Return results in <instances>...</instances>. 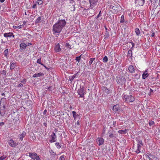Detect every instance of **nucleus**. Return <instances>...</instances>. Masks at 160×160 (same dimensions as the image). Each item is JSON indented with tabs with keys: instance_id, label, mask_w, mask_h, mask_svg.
Listing matches in <instances>:
<instances>
[{
	"instance_id": "1",
	"label": "nucleus",
	"mask_w": 160,
	"mask_h": 160,
	"mask_svg": "<svg viewBox=\"0 0 160 160\" xmlns=\"http://www.w3.org/2000/svg\"><path fill=\"white\" fill-rule=\"evenodd\" d=\"M66 24V22L64 19L59 20L52 27V31L53 34L59 35Z\"/></svg>"
},
{
	"instance_id": "2",
	"label": "nucleus",
	"mask_w": 160,
	"mask_h": 160,
	"mask_svg": "<svg viewBox=\"0 0 160 160\" xmlns=\"http://www.w3.org/2000/svg\"><path fill=\"white\" fill-rule=\"evenodd\" d=\"M116 78V81L118 84L123 85L125 83L126 79L123 76L121 75L118 76H117Z\"/></svg>"
},
{
	"instance_id": "3",
	"label": "nucleus",
	"mask_w": 160,
	"mask_h": 160,
	"mask_svg": "<svg viewBox=\"0 0 160 160\" xmlns=\"http://www.w3.org/2000/svg\"><path fill=\"white\" fill-rule=\"evenodd\" d=\"M123 98L125 99V102H132L135 100L134 97L130 95H124Z\"/></svg>"
},
{
	"instance_id": "4",
	"label": "nucleus",
	"mask_w": 160,
	"mask_h": 160,
	"mask_svg": "<svg viewBox=\"0 0 160 160\" xmlns=\"http://www.w3.org/2000/svg\"><path fill=\"white\" fill-rule=\"evenodd\" d=\"M86 92L83 86L80 85V88L78 91V94L79 95V98H84Z\"/></svg>"
},
{
	"instance_id": "5",
	"label": "nucleus",
	"mask_w": 160,
	"mask_h": 160,
	"mask_svg": "<svg viewBox=\"0 0 160 160\" xmlns=\"http://www.w3.org/2000/svg\"><path fill=\"white\" fill-rule=\"evenodd\" d=\"M113 112L114 113H119L120 112H122V110L119 105L116 104L114 105L112 109Z\"/></svg>"
},
{
	"instance_id": "6",
	"label": "nucleus",
	"mask_w": 160,
	"mask_h": 160,
	"mask_svg": "<svg viewBox=\"0 0 160 160\" xmlns=\"http://www.w3.org/2000/svg\"><path fill=\"white\" fill-rule=\"evenodd\" d=\"M69 2L68 5V8L71 11H74L75 10V2L72 0L69 1Z\"/></svg>"
},
{
	"instance_id": "7",
	"label": "nucleus",
	"mask_w": 160,
	"mask_h": 160,
	"mask_svg": "<svg viewBox=\"0 0 160 160\" xmlns=\"http://www.w3.org/2000/svg\"><path fill=\"white\" fill-rule=\"evenodd\" d=\"M29 156L33 159V160H35V159L36 160H41L39 157L37 155V154L35 152H29Z\"/></svg>"
},
{
	"instance_id": "8",
	"label": "nucleus",
	"mask_w": 160,
	"mask_h": 160,
	"mask_svg": "<svg viewBox=\"0 0 160 160\" xmlns=\"http://www.w3.org/2000/svg\"><path fill=\"white\" fill-rule=\"evenodd\" d=\"M8 144L10 146L13 148H15L18 145V143L14 141L13 139H11L8 141Z\"/></svg>"
},
{
	"instance_id": "9",
	"label": "nucleus",
	"mask_w": 160,
	"mask_h": 160,
	"mask_svg": "<svg viewBox=\"0 0 160 160\" xmlns=\"http://www.w3.org/2000/svg\"><path fill=\"white\" fill-rule=\"evenodd\" d=\"M108 133L109 135V137L111 138L115 139L116 138L115 132L113 131H111L110 130H109L108 131Z\"/></svg>"
},
{
	"instance_id": "10",
	"label": "nucleus",
	"mask_w": 160,
	"mask_h": 160,
	"mask_svg": "<svg viewBox=\"0 0 160 160\" xmlns=\"http://www.w3.org/2000/svg\"><path fill=\"white\" fill-rule=\"evenodd\" d=\"M55 46L54 48V50L56 52H61V49L60 46V45L59 43L56 44H55Z\"/></svg>"
},
{
	"instance_id": "11",
	"label": "nucleus",
	"mask_w": 160,
	"mask_h": 160,
	"mask_svg": "<svg viewBox=\"0 0 160 160\" xmlns=\"http://www.w3.org/2000/svg\"><path fill=\"white\" fill-rule=\"evenodd\" d=\"M3 36L4 37L6 38H11L12 37H13V38H14L15 37L13 33L11 32L4 33Z\"/></svg>"
},
{
	"instance_id": "12",
	"label": "nucleus",
	"mask_w": 160,
	"mask_h": 160,
	"mask_svg": "<svg viewBox=\"0 0 160 160\" xmlns=\"http://www.w3.org/2000/svg\"><path fill=\"white\" fill-rule=\"evenodd\" d=\"M96 141L99 146L103 144L104 143V140L102 138H98L96 139Z\"/></svg>"
},
{
	"instance_id": "13",
	"label": "nucleus",
	"mask_w": 160,
	"mask_h": 160,
	"mask_svg": "<svg viewBox=\"0 0 160 160\" xmlns=\"http://www.w3.org/2000/svg\"><path fill=\"white\" fill-rule=\"evenodd\" d=\"M102 90L104 93V94L106 96L111 93V91L107 88L106 87H103L102 88Z\"/></svg>"
},
{
	"instance_id": "14",
	"label": "nucleus",
	"mask_w": 160,
	"mask_h": 160,
	"mask_svg": "<svg viewBox=\"0 0 160 160\" xmlns=\"http://www.w3.org/2000/svg\"><path fill=\"white\" fill-rule=\"evenodd\" d=\"M27 46V44L24 43H22L20 45L19 50L20 52H22L23 49H25Z\"/></svg>"
},
{
	"instance_id": "15",
	"label": "nucleus",
	"mask_w": 160,
	"mask_h": 160,
	"mask_svg": "<svg viewBox=\"0 0 160 160\" xmlns=\"http://www.w3.org/2000/svg\"><path fill=\"white\" fill-rule=\"evenodd\" d=\"M145 2V0H135V3L141 6H143Z\"/></svg>"
},
{
	"instance_id": "16",
	"label": "nucleus",
	"mask_w": 160,
	"mask_h": 160,
	"mask_svg": "<svg viewBox=\"0 0 160 160\" xmlns=\"http://www.w3.org/2000/svg\"><path fill=\"white\" fill-rule=\"evenodd\" d=\"M90 4V7L92 8L96 5L98 0H89Z\"/></svg>"
},
{
	"instance_id": "17",
	"label": "nucleus",
	"mask_w": 160,
	"mask_h": 160,
	"mask_svg": "<svg viewBox=\"0 0 160 160\" xmlns=\"http://www.w3.org/2000/svg\"><path fill=\"white\" fill-rule=\"evenodd\" d=\"M148 70L147 69L143 72L142 74V78L143 79H145L148 76L149 74L148 72Z\"/></svg>"
},
{
	"instance_id": "18",
	"label": "nucleus",
	"mask_w": 160,
	"mask_h": 160,
	"mask_svg": "<svg viewBox=\"0 0 160 160\" xmlns=\"http://www.w3.org/2000/svg\"><path fill=\"white\" fill-rule=\"evenodd\" d=\"M44 74L43 73L40 72L38 73H35L34 74L33 76L32 77L33 78H37V77H39L41 76H44Z\"/></svg>"
},
{
	"instance_id": "19",
	"label": "nucleus",
	"mask_w": 160,
	"mask_h": 160,
	"mask_svg": "<svg viewBox=\"0 0 160 160\" xmlns=\"http://www.w3.org/2000/svg\"><path fill=\"white\" fill-rule=\"evenodd\" d=\"M128 69L129 71L132 73H133L135 72V70L134 68L132 65H129L128 68Z\"/></svg>"
},
{
	"instance_id": "20",
	"label": "nucleus",
	"mask_w": 160,
	"mask_h": 160,
	"mask_svg": "<svg viewBox=\"0 0 160 160\" xmlns=\"http://www.w3.org/2000/svg\"><path fill=\"white\" fill-rule=\"evenodd\" d=\"M26 133L24 131H23L22 134H19V137L20 139L21 140H22L23 138L26 135Z\"/></svg>"
},
{
	"instance_id": "21",
	"label": "nucleus",
	"mask_w": 160,
	"mask_h": 160,
	"mask_svg": "<svg viewBox=\"0 0 160 160\" xmlns=\"http://www.w3.org/2000/svg\"><path fill=\"white\" fill-rule=\"evenodd\" d=\"M146 156L148 157L149 160H152L153 158H154V155L152 154L151 153H147Z\"/></svg>"
},
{
	"instance_id": "22",
	"label": "nucleus",
	"mask_w": 160,
	"mask_h": 160,
	"mask_svg": "<svg viewBox=\"0 0 160 160\" xmlns=\"http://www.w3.org/2000/svg\"><path fill=\"white\" fill-rule=\"evenodd\" d=\"M78 73V72H77L74 75L72 76H69L68 77L69 80L70 81H72L74 78H76V77L77 76Z\"/></svg>"
},
{
	"instance_id": "23",
	"label": "nucleus",
	"mask_w": 160,
	"mask_h": 160,
	"mask_svg": "<svg viewBox=\"0 0 160 160\" xmlns=\"http://www.w3.org/2000/svg\"><path fill=\"white\" fill-rule=\"evenodd\" d=\"M6 112V111L4 109H1L0 108V114L1 115V116L2 117L4 116Z\"/></svg>"
},
{
	"instance_id": "24",
	"label": "nucleus",
	"mask_w": 160,
	"mask_h": 160,
	"mask_svg": "<svg viewBox=\"0 0 160 160\" xmlns=\"http://www.w3.org/2000/svg\"><path fill=\"white\" fill-rule=\"evenodd\" d=\"M150 0V1L151 2L152 5L153 6L154 8L157 5L158 0Z\"/></svg>"
},
{
	"instance_id": "25",
	"label": "nucleus",
	"mask_w": 160,
	"mask_h": 160,
	"mask_svg": "<svg viewBox=\"0 0 160 160\" xmlns=\"http://www.w3.org/2000/svg\"><path fill=\"white\" fill-rule=\"evenodd\" d=\"M16 63L14 62H12L10 63V68L11 70L13 69L16 66Z\"/></svg>"
},
{
	"instance_id": "26",
	"label": "nucleus",
	"mask_w": 160,
	"mask_h": 160,
	"mask_svg": "<svg viewBox=\"0 0 160 160\" xmlns=\"http://www.w3.org/2000/svg\"><path fill=\"white\" fill-rule=\"evenodd\" d=\"M8 49H6L4 50V52L3 53L5 57L8 58Z\"/></svg>"
},
{
	"instance_id": "27",
	"label": "nucleus",
	"mask_w": 160,
	"mask_h": 160,
	"mask_svg": "<svg viewBox=\"0 0 160 160\" xmlns=\"http://www.w3.org/2000/svg\"><path fill=\"white\" fill-rule=\"evenodd\" d=\"M128 130V129H125L124 130H120L118 131V132L120 134H126Z\"/></svg>"
},
{
	"instance_id": "28",
	"label": "nucleus",
	"mask_w": 160,
	"mask_h": 160,
	"mask_svg": "<svg viewBox=\"0 0 160 160\" xmlns=\"http://www.w3.org/2000/svg\"><path fill=\"white\" fill-rule=\"evenodd\" d=\"M65 47L68 48H69L70 49H72L73 48V46L69 44V43H66L65 45Z\"/></svg>"
},
{
	"instance_id": "29",
	"label": "nucleus",
	"mask_w": 160,
	"mask_h": 160,
	"mask_svg": "<svg viewBox=\"0 0 160 160\" xmlns=\"http://www.w3.org/2000/svg\"><path fill=\"white\" fill-rule=\"evenodd\" d=\"M32 103V102L31 100H27L26 102V103L27 106H31Z\"/></svg>"
},
{
	"instance_id": "30",
	"label": "nucleus",
	"mask_w": 160,
	"mask_h": 160,
	"mask_svg": "<svg viewBox=\"0 0 160 160\" xmlns=\"http://www.w3.org/2000/svg\"><path fill=\"white\" fill-rule=\"evenodd\" d=\"M72 113L74 120L76 119V118L79 115L77 114L76 112L75 111H73L72 112Z\"/></svg>"
},
{
	"instance_id": "31",
	"label": "nucleus",
	"mask_w": 160,
	"mask_h": 160,
	"mask_svg": "<svg viewBox=\"0 0 160 160\" xmlns=\"http://www.w3.org/2000/svg\"><path fill=\"white\" fill-rule=\"evenodd\" d=\"M128 56L130 58H132V51L131 50H129L128 52Z\"/></svg>"
},
{
	"instance_id": "32",
	"label": "nucleus",
	"mask_w": 160,
	"mask_h": 160,
	"mask_svg": "<svg viewBox=\"0 0 160 160\" xmlns=\"http://www.w3.org/2000/svg\"><path fill=\"white\" fill-rule=\"evenodd\" d=\"M51 137V139L49 140V142H55L56 140V138L57 137Z\"/></svg>"
},
{
	"instance_id": "33",
	"label": "nucleus",
	"mask_w": 160,
	"mask_h": 160,
	"mask_svg": "<svg viewBox=\"0 0 160 160\" xmlns=\"http://www.w3.org/2000/svg\"><path fill=\"white\" fill-rule=\"evenodd\" d=\"M135 31L136 34L137 36H139L140 34V32L139 28H136L135 29Z\"/></svg>"
},
{
	"instance_id": "34",
	"label": "nucleus",
	"mask_w": 160,
	"mask_h": 160,
	"mask_svg": "<svg viewBox=\"0 0 160 160\" xmlns=\"http://www.w3.org/2000/svg\"><path fill=\"white\" fill-rule=\"evenodd\" d=\"M95 59V58H90V60L89 62V65L91 66V65L92 64V62Z\"/></svg>"
},
{
	"instance_id": "35",
	"label": "nucleus",
	"mask_w": 160,
	"mask_h": 160,
	"mask_svg": "<svg viewBox=\"0 0 160 160\" xmlns=\"http://www.w3.org/2000/svg\"><path fill=\"white\" fill-rule=\"evenodd\" d=\"M41 18L40 17H38V18L35 21V23L38 24L39 23L41 22Z\"/></svg>"
},
{
	"instance_id": "36",
	"label": "nucleus",
	"mask_w": 160,
	"mask_h": 160,
	"mask_svg": "<svg viewBox=\"0 0 160 160\" xmlns=\"http://www.w3.org/2000/svg\"><path fill=\"white\" fill-rule=\"evenodd\" d=\"M108 61V58L107 56H104L103 59V62H104L106 63Z\"/></svg>"
},
{
	"instance_id": "37",
	"label": "nucleus",
	"mask_w": 160,
	"mask_h": 160,
	"mask_svg": "<svg viewBox=\"0 0 160 160\" xmlns=\"http://www.w3.org/2000/svg\"><path fill=\"white\" fill-rule=\"evenodd\" d=\"M49 152L52 155L53 157H55L56 156V153L53 151V150H50L49 151Z\"/></svg>"
},
{
	"instance_id": "38",
	"label": "nucleus",
	"mask_w": 160,
	"mask_h": 160,
	"mask_svg": "<svg viewBox=\"0 0 160 160\" xmlns=\"http://www.w3.org/2000/svg\"><path fill=\"white\" fill-rule=\"evenodd\" d=\"M37 62L38 63H39V64H41V65H42V66H44V64L41 62V58H39L38 59L37 61Z\"/></svg>"
},
{
	"instance_id": "39",
	"label": "nucleus",
	"mask_w": 160,
	"mask_h": 160,
	"mask_svg": "<svg viewBox=\"0 0 160 160\" xmlns=\"http://www.w3.org/2000/svg\"><path fill=\"white\" fill-rule=\"evenodd\" d=\"M81 55H82V54L81 55L79 56L76 57V58L75 59V60H76L78 62H79L81 59Z\"/></svg>"
},
{
	"instance_id": "40",
	"label": "nucleus",
	"mask_w": 160,
	"mask_h": 160,
	"mask_svg": "<svg viewBox=\"0 0 160 160\" xmlns=\"http://www.w3.org/2000/svg\"><path fill=\"white\" fill-rule=\"evenodd\" d=\"M55 145L56 146L57 148L58 149H60L61 148V145L59 144V142H57L55 143Z\"/></svg>"
},
{
	"instance_id": "41",
	"label": "nucleus",
	"mask_w": 160,
	"mask_h": 160,
	"mask_svg": "<svg viewBox=\"0 0 160 160\" xmlns=\"http://www.w3.org/2000/svg\"><path fill=\"white\" fill-rule=\"evenodd\" d=\"M104 36H105V38H108L109 36V32L108 31H106L105 35H104Z\"/></svg>"
},
{
	"instance_id": "42",
	"label": "nucleus",
	"mask_w": 160,
	"mask_h": 160,
	"mask_svg": "<svg viewBox=\"0 0 160 160\" xmlns=\"http://www.w3.org/2000/svg\"><path fill=\"white\" fill-rule=\"evenodd\" d=\"M36 3L39 5H41L43 3V2L42 0H38Z\"/></svg>"
},
{
	"instance_id": "43",
	"label": "nucleus",
	"mask_w": 160,
	"mask_h": 160,
	"mask_svg": "<svg viewBox=\"0 0 160 160\" xmlns=\"http://www.w3.org/2000/svg\"><path fill=\"white\" fill-rule=\"evenodd\" d=\"M133 76H134L137 79H138L140 77V75H139L137 73L133 75Z\"/></svg>"
},
{
	"instance_id": "44",
	"label": "nucleus",
	"mask_w": 160,
	"mask_h": 160,
	"mask_svg": "<svg viewBox=\"0 0 160 160\" xmlns=\"http://www.w3.org/2000/svg\"><path fill=\"white\" fill-rule=\"evenodd\" d=\"M124 22V15H122L121 18L120 22L123 23Z\"/></svg>"
},
{
	"instance_id": "45",
	"label": "nucleus",
	"mask_w": 160,
	"mask_h": 160,
	"mask_svg": "<svg viewBox=\"0 0 160 160\" xmlns=\"http://www.w3.org/2000/svg\"><path fill=\"white\" fill-rule=\"evenodd\" d=\"M65 155H62L60 157L59 160H65Z\"/></svg>"
},
{
	"instance_id": "46",
	"label": "nucleus",
	"mask_w": 160,
	"mask_h": 160,
	"mask_svg": "<svg viewBox=\"0 0 160 160\" xmlns=\"http://www.w3.org/2000/svg\"><path fill=\"white\" fill-rule=\"evenodd\" d=\"M7 157V156L6 155H3L0 157V160H3L4 159H5Z\"/></svg>"
},
{
	"instance_id": "47",
	"label": "nucleus",
	"mask_w": 160,
	"mask_h": 160,
	"mask_svg": "<svg viewBox=\"0 0 160 160\" xmlns=\"http://www.w3.org/2000/svg\"><path fill=\"white\" fill-rule=\"evenodd\" d=\"M101 14H102V13H101V11H100L99 12V13L95 17V18L96 19H98L99 17H100L101 16Z\"/></svg>"
},
{
	"instance_id": "48",
	"label": "nucleus",
	"mask_w": 160,
	"mask_h": 160,
	"mask_svg": "<svg viewBox=\"0 0 160 160\" xmlns=\"http://www.w3.org/2000/svg\"><path fill=\"white\" fill-rule=\"evenodd\" d=\"M154 124H155V123L153 121L151 120L149 122V125L150 126H151L153 125H154Z\"/></svg>"
},
{
	"instance_id": "49",
	"label": "nucleus",
	"mask_w": 160,
	"mask_h": 160,
	"mask_svg": "<svg viewBox=\"0 0 160 160\" xmlns=\"http://www.w3.org/2000/svg\"><path fill=\"white\" fill-rule=\"evenodd\" d=\"M138 143H139V144H140L142 146L143 145V144L142 142V140H138Z\"/></svg>"
},
{
	"instance_id": "50",
	"label": "nucleus",
	"mask_w": 160,
	"mask_h": 160,
	"mask_svg": "<svg viewBox=\"0 0 160 160\" xmlns=\"http://www.w3.org/2000/svg\"><path fill=\"white\" fill-rule=\"evenodd\" d=\"M26 79H24L22 80L20 82L23 84H25L26 82Z\"/></svg>"
},
{
	"instance_id": "51",
	"label": "nucleus",
	"mask_w": 160,
	"mask_h": 160,
	"mask_svg": "<svg viewBox=\"0 0 160 160\" xmlns=\"http://www.w3.org/2000/svg\"><path fill=\"white\" fill-rule=\"evenodd\" d=\"M1 73L2 74L4 75H5L6 74V71L5 70H2L1 72Z\"/></svg>"
},
{
	"instance_id": "52",
	"label": "nucleus",
	"mask_w": 160,
	"mask_h": 160,
	"mask_svg": "<svg viewBox=\"0 0 160 160\" xmlns=\"http://www.w3.org/2000/svg\"><path fill=\"white\" fill-rule=\"evenodd\" d=\"M37 4L36 3L33 4L32 8H36Z\"/></svg>"
},
{
	"instance_id": "53",
	"label": "nucleus",
	"mask_w": 160,
	"mask_h": 160,
	"mask_svg": "<svg viewBox=\"0 0 160 160\" xmlns=\"http://www.w3.org/2000/svg\"><path fill=\"white\" fill-rule=\"evenodd\" d=\"M23 26V25H21L17 26L18 28L20 29L22 28Z\"/></svg>"
},
{
	"instance_id": "54",
	"label": "nucleus",
	"mask_w": 160,
	"mask_h": 160,
	"mask_svg": "<svg viewBox=\"0 0 160 160\" xmlns=\"http://www.w3.org/2000/svg\"><path fill=\"white\" fill-rule=\"evenodd\" d=\"M141 147L140 146V145L139 143H138L137 144V148H138L137 149H140Z\"/></svg>"
},
{
	"instance_id": "55",
	"label": "nucleus",
	"mask_w": 160,
	"mask_h": 160,
	"mask_svg": "<svg viewBox=\"0 0 160 160\" xmlns=\"http://www.w3.org/2000/svg\"><path fill=\"white\" fill-rule=\"evenodd\" d=\"M4 124V122H0V128H1V127Z\"/></svg>"
},
{
	"instance_id": "56",
	"label": "nucleus",
	"mask_w": 160,
	"mask_h": 160,
	"mask_svg": "<svg viewBox=\"0 0 160 160\" xmlns=\"http://www.w3.org/2000/svg\"><path fill=\"white\" fill-rule=\"evenodd\" d=\"M23 84L22 83H20L19 84V85H18V87H23Z\"/></svg>"
},
{
	"instance_id": "57",
	"label": "nucleus",
	"mask_w": 160,
	"mask_h": 160,
	"mask_svg": "<svg viewBox=\"0 0 160 160\" xmlns=\"http://www.w3.org/2000/svg\"><path fill=\"white\" fill-rule=\"evenodd\" d=\"M51 137H57V136L55 134V133L54 132H52V134L51 135Z\"/></svg>"
},
{
	"instance_id": "58",
	"label": "nucleus",
	"mask_w": 160,
	"mask_h": 160,
	"mask_svg": "<svg viewBox=\"0 0 160 160\" xmlns=\"http://www.w3.org/2000/svg\"><path fill=\"white\" fill-rule=\"evenodd\" d=\"M135 152L138 154L140 152V149H137V151H136Z\"/></svg>"
},
{
	"instance_id": "59",
	"label": "nucleus",
	"mask_w": 160,
	"mask_h": 160,
	"mask_svg": "<svg viewBox=\"0 0 160 160\" xmlns=\"http://www.w3.org/2000/svg\"><path fill=\"white\" fill-rule=\"evenodd\" d=\"M129 43H131V44H132V47H134V45H135V43L132 42H129Z\"/></svg>"
},
{
	"instance_id": "60",
	"label": "nucleus",
	"mask_w": 160,
	"mask_h": 160,
	"mask_svg": "<svg viewBox=\"0 0 160 160\" xmlns=\"http://www.w3.org/2000/svg\"><path fill=\"white\" fill-rule=\"evenodd\" d=\"M47 112V110L46 109H45L43 112V114L44 115H45Z\"/></svg>"
},
{
	"instance_id": "61",
	"label": "nucleus",
	"mask_w": 160,
	"mask_h": 160,
	"mask_svg": "<svg viewBox=\"0 0 160 160\" xmlns=\"http://www.w3.org/2000/svg\"><path fill=\"white\" fill-rule=\"evenodd\" d=\"M46 69H47V70H48L49 69V68H48V67H47L46 66H45L44 65V66H43Z\"/></svg>"
},
{
	"instance_id": "62",
	"label": "nucleus",
	"mask_w": 160,
	"mask_h": 160,
	"mask_svg": "<svg viewBox=\"0 0 160 160\" xmlns=\"http://www.w3.org/2000/svg\"><path fill=\"white\" fill-rule=\"evenodd\" d=\"M154 35H155V33H154V32H153L152 33L151 36H152V37H153L154 36Z\"/></svg>"
},
{
	"instance_id": "63",
	"label": "nucleus",
	"mask_w": 160,
	"mask_h": 160,
	"mask_svg": "<svg viewBox=\"0 0 160 160\" xmlns=\"http://www.w3.org/2000/svg\"><path fill=\"white\" fill-rule=\"evenodd\" d=\"M105 131V128H103V131H102V133L104 134Z\"/></svg>"
},
{
	"instance_id": "64",
	"label": "nucleus",
	"mask_w": 160,
	"mask_h": 160,
	"mask_svg": "<svg viewBox=\"0 0 160 160\" xmlns=\"http://www.w3.org/2000/svg\"><path fill=\"white\" fill-rule=\"evenodd\" d=\"M150 94H151L153 92V90L151 88L150 89Z\"/></svg>"
}]
</instances>
